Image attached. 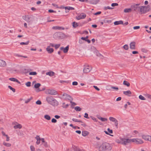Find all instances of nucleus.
I'll return each instance as SVG.
<instances>
[{"mask_svg": "<svg viewBox=\"0 0 151 151\" xmlns=\"http://www.w3.org/2000/svg\"><path fill=\"white\" fill-rule=\"evenodd\" d=\"M88 132L87 131H83L82 132V135L83 136L85 137L88 135Z\"/></svg>", "mask_w": 151, "mask_h": 151, "instance_id": "a878e982", "label": "nucleus"}, {"mask_svg": "<svg viewBox=\"0 0 151 151\" xmlns=\"http://www.w3.org/2000/svg\"><path fill=\"white\" fill-rule=\"evenodd\" d=\"M3 144L4 146L7 147H10L11 145V144L8 143H6L5 142H3Z\"/></svg>", "mask_w": 151, "mask_h": 151, "instance_id": "cd10ccee", "label": "nucleus"}, {"mask_svg": "<svg viewBox=\"0 0 151 151\" xmlns=\"http://www.w3.org/2000/svg\"><path fill=\"white\" fill-rule=\"evenodd\" d=\"M123 93L124 95L127 96H131V95L132 94V92L128 90L124 91Z\"/></svg>", "mask_w": 151, "mask_h": 151, "instance_id": "a211bd4d", "label": "nucleus"}, {"mask_svg": "<svg viewBox=\"0 0 151 151\" xmlns=\"http://www.w3.org/2000/svg\"><path fill=\"white\" fill-rule=\"evenodd\" d=\"M139 98L142 100H145V98L142 95H140L139 96Z\"/></svg>", "mask_w": 151, "mask_h": 151, "instance_id": "ea45409f", "label": "nucleus"}, {"mask_svg": "<svg viewBox=\"0 0 151 151\" xmlns=\"http://www.w3.org/2000/svg\"><path fill=\"white\" fill-rule=\"evenodd\" d=\"M40 141H41V139H40L37 140V142H36V144L37 145H39L40 143Z\"/></svg>", "mask_w": 151, "mask_h": 151, "instance_id": "338daca9", "label": "nucleus"}, {"mask_svg": "<svg viewBox=\"0 0 151 151\" xmlns=\"http://www.w3.org/2000/svg\"><path fill=\"white\" fill-rule=\"evenodd\" d=\"M88 38V36H86V37H82L81 38V40L86 41L87 40V39Z\"/></svg>", "mask_w": 151, "mask_h": 151, "instance_id": "5fc2aeb1", "label": "nucleus"}, {"mask_svg": "<svg viewBox=\"0 0 151 151\" xmlns=\"http://www.w3.org/2000/svg\"><path fill=\"white\" fill-rule=\"evenodd\" d=\"M75 151H85L83 149H80L79 148H76V149L75 150Z\"/></svg>", "mask_w": 151, "mask_h": 151, "instance_id": "09e8293b", "label": "nucleus"}, {"mask_svg": "<svg viewBox=\"0 0 151 151\" xmlns=\"http://www.w3.org/2000/svg\"><path fill=\"white\" fill-rule=\"evenodd\" d=\"M41 84L40 83H37L36 84L35 86L34 87L36 88H38L40 86Z\"/></svg>", "mask_w": 151, "mask_h": 151, "instance_id": "4c0bfd02", "label": "nucleus"}, {"mask_svg": "<svg viewBox=\"0 0 151 151\" xmlns=\"http://www.w3.org/2000/svg\"><path fill=\"white\" fill-rule=\"evenodd\" d=\"M125 13H129L132 11V9L131 8L126 9L124 11Z\"/></svg>", "mask_w": 151, "mask_h": 151, "instance_id": "bb28decb", "label": "nucleus"}, {"mask_svg": "<svg viewBox=\"0 0 151 151\" xmlns=\"http://www.w3.org/2000/svg\"><path fill=\"white\" fill-rule=\"evenodd\" d=\"M84 117L87 119H89V117L88 116V114L87 113H85L84 114Z\"/></svg>", "mask_w": 151, "mask_h": 151, "instance_id": "6e6d98bb", "label": "nucleus"}, {"mask_svg": "<svg viewBox=\"0 0 151 151\" xmlns=\"http://www.w3.org/2000/svg\"><path fill=\"white\" fill-rule=\"evenodd\" d=\"M140 11L141 12L145 13L147 11H148L150 10V6L149 5L147 6H142L139 7Z\"/></svg>", "mask_w": 151, "mask_h": 151, "instance_id": "7ed1b4c3", "label": "nucleus"}, {"mask_svg": "<svg viewBox=\"0 0 151 151\" xmlns=\"http://www.w3.org/2000/svg\"><path fill=\"white\" fill-rule=\"evenodd\" d=\"M116 143L118 144H122V141H121V140H119V139H116Z\"/></svg>", "mask_w": 151, "mask_h": 151, "instance_id": "de8ad7c7", "label": "nucleus"}, {"mask_svg": "<svg viewBox=\"0 0 151 151\" xmlns=\"http://www.w3.org/2000/svg\"><path fill=\"white\" fill-rule=\"evenodd\" d=\"M99 2V0H90L89 3L92 4H96Z\"/></svg>", "mask_w": 151, "mask_h": 151, "instance_id": "2eb2a0df", "label": "nucleus"}, {"mask_svg": "<svg viewBox=\"0 0 151 151\" xmlns=\"http://www.w3.org/2000/svg\"><path fill=\"white\" fill-rule=\"evenodd\" d=\"M133 142L137 145H140L144 143L143 141L141 139L134 138Z\"/></svg>", "mask_w": 151, "mask_h": 151, "instance_id": "39448f33", "label": "nucleus"}, {"mask_svg": "<svg viewBox=\"0 0 151 151\" xmlns=\"http://www.w3.org/2000/svg\"><path fill=\"white\" fill-rule=\"evenodd\" d=\"M14 55L16 57H23V58H27V57L26 56H22V55H19V54H16V53L14 54Z\"/></svg>", "mask_w": 151, "mask_h": 151, "instance_id": "c756f323", "label": "nucleus"}, {"mask_svg": "<svg viewBox=\"0 0 151 151\" xmlns=\"http://www.w3.org/2000/svg\"><path fill=\"white\" fill-rule=\"evenodd\" d=\"M135 42H131L129 44V47L131 50H134L135 49Z\"/></svg>", "mask_w": 151, "mask_h": 151, "instance_id": "f8f14e48", "label": "nucleus"}, {"mask_svg": "<svg viewBox=\"0 0 151 151\" xmlns=\"http://www.w3.org/2000/svg\"><path fill=\"white\" fill-rule=\"evenodd\" d=\"M9 80L11 81H13L14 82H16L19 83H20V82L17 79L13 78H9Z\"/></svg>", "mask_w": 151, "mask_h": 151, "instance_id": "5701e85b", "label": "nucleus"}, {"mask_svg": "<svg viewBox=\"0 0 151 151\" xmlns=\"http://www.w3.org/2000/svg\"><path fill=\"white\" fill-rule=\"evenodd\" d=\"M114 24L115 25H117L120 24H123V22L122 20L116 21L114 22Z\"/></svg>", "mask_w": 151, "mask_h": 151, "instance_id": "aec40b11", "label": "nucleus"}, {"mask_svg": "<svg viewBox=\"0 0 151 151\" xmlns=\"http://www.w3.org/2000/svg\"><path fill=\"white\" fill-rule=\"evenodd\" d=\"M37 74L36 72H30L29 73V75H35Z\"/></svg>", "mask_w": 151, "mask_h": 151, "instance_id": "c03bdc74", "label": "nucleus"}, {"mask_svg": "<svg viewBox=\"0 0 151 151\" xmlns=\"http://www.w3.org/2000/svg\"><path fill=\"white\" fill-rule=\"evenodd\" d=\"M55 73L52 71H50L46 73V75H49L50 76H54Z\"/></svg>", "mask_w": 151, "mask_h": 151, "instance_id": "b1692460", "label": "nucleus"}, {"mask_svg": "<svg viewBox=\"0 0 151 151\" xmlns=\"http://www.w3.org/2000/svg\"><path fill=\"white\" fill-rule=\"evenodd\" d=\"M6 64L5 61L4 60H0V66L3 67H5Z\"/></svg>", "mask_w": 151, "mask_h": 151, "instance_id": "dca6fc26", "label": "nucleus"}, {"mask_svg": "<svg viewBox=\"0 0 151 151\" xmlns=\"http://www.w3.org/2000/svg\"><path fill=\"white\" fill-rule=\"evenodd\" d=\"M8 88H9L10 90H12L13 92H15V89L12 87L11 86H9Z\"/></svg>", "mask_w": 151, "mask_h": 151, "instance_id": "58836bf2", "label": "nucleus"}, {"mask_svg": "<svg viewBox=\"0 0 151 151\" xmlns=\"http://www.w3.org/2000/svg\"><path fill=\"white\" fill-rule=\"evenodd\" d=\"M46 50L49 53H51L54 51V50L52 48H51L50 46H48L46 48Z\"/></svg>", "mask_w": 151, "mask_h": 151, "instance_id": "f3484780", "label": "nucleus"}, {"mask_svg": "<svg viewBox=\"0 0 151 151\" xmlns=\"http://www.w3.org/2000/svg\"><path fill=\"white\" fill-rule=\"evenodd\" d=\"M65 10L68 9V11H66L65 12L66 13H68L69 12V10H73L74 9V8L72 7L69 6H65Z\"/></svg>", "mask_w": 151, "mask_h": 151, "instance_id": "6ab92c4d", "label": "nucleus"}, {"mask_svg": "<svg viewBox=\"0 0 151 151\" xmlns=\"http://www.w3.org/2000/svg\"><path fill=\"white\" fill-rule=\"evenodd\" d=\"M131 7L132 9H133L134 11H136L137 9L138 8H139L140 7H137L134 4H133L131 6Z\"/></svg>", "mask_w": 151, "mask_h": 151, "instance_id": "4be33fe9", "label": "nucleus"}, {"mask_svg": "<svg viewBox=\"0 0 151 151\" xmlns=\"http://www.w3.org/2000/svg\"><path fill=\"white\" fill-rule=\"evenodd\" d=\"M75 109L76 111H80L81 110V108L79 106H76L75 107Z\"/></svg>", "mask_w": 151, "mask_h": 151, "instance_id": "c9c22d12", "label": "nucleus"}, {"mask_svg": "<svg viewBox=\"0 0 151 151\" xmlns=\"http://www.w3.org/2000/svg\"><path fill=\"white\" fill-rule=\"evenodd\" d=\"M123 84L124 85L128 87L130 85L129 83L128 82L126 81H123Z\"/></svg>", "mask_w": 151, "mask_h": 151, "instance_id": "c85d7f7f", "label": "nucleus"}, {"mask_svg": "<svg viewBox=\"0 0 151 151\" xmlns=\"http://www.w3.org/2000/svg\"><path fill=\"white\" fill-rule=\"evenodd\" d=\"M57 120L54 118H52L51 120V122L52 123H55L57 122Z\"/></svg>", "mask_w": 151, "mask_h": 151, "instance_id": "052dcab7", "label": "nucleus"}, {"mask_svg": "<svg viewBox=\"0 0 151 151\" xmlns=\"http://www.w3.org/2000/svg\"><path fill=\"white\" fill-rule=\"evenodd\" d=\"M29 41H28L26 42H21L20 43V44L21 45H27L29 44Z\"/></svg>", "mask_w": 151, "mask_h": 151, "instance_id": "e433bc0d", "label": "nucleus"}, {"mask_svg": "<svg viewBox=\"0 0 151 151\" xmlns=\"http://www.w3.org/2000/svg\"><path fill=\"white\" fill-rule=\"evenodd\" d=\"M44 118L47 120H49L50 119L51 117L48 115H45L44 116Z\"/></svg>", "mask_w": 151, "mask_h": 151, "instance_id": "72a5a7b5", "label": "nucleus"}, {"mask_svg": "<svg viewBox=\"0 0 151 151\" xmlns=\"http://www.w3.org/2000/svg\"><path fill=\"white\" fill-rule=\"evenodd\" d=\"M141 51L143 52L147 53V50L146 48H143L141 49Z\"/></svg>", "mask_w": 151, "mask_h": 151, "instance_id": "79ce46f5", "label": "nucleus"}, {"mask_svg": "<svg viewBox=\"0 0 151 151\" xmlns=\"http://www.w3.org/2000/svg\"><path fill=\"white\" fill-rule=\"evenodd\" d=\"M102 148L104 150H111V147L110 145L108 143L105 142L103 143L102 145Z\"/></svg>", "mask_w": 151, "mask_h": 151, "instance_id": "20e7f679", "label": "nucleus"}, {"mask_svg": "<svg viewBox=\"0 0 151 151\" xmlns=\"http://www.w3.org/2000/svg\"><path fill=\"white\" fill-rule=\"evenodd\" d=\"M98 119L102 122H105L107 121V119L106 118L101 117H98Z\"/></svg>", "mask_w": 151, "mask_h": 151, "instance_id": "7c9ffc66", "label": "nucleus"}, {"mask_svg": "<svg viewBox=\"0 0 151 151\" xmlns=\"http://www.w3.org/2000/svg\"><path fill=\"white\" fill-rule=\"evenodd\" d=\"M70 103L72 106H74L76 105V104L75 103L72 102V101H70Z\"/></svg>", "mask_w": 151, "mask_h": 151, "instance_id": "680f3d73", "label": "nucleus"}, {"mask_svg": "<svg viewBox=\"0 0 151 151\" xmlns=\"http://www.w3.org/2000/svg\"><path fill=\"white\" fill-rule=\"evenodd\" d=\"M22 127V125L19 124H17V125H14V128L15 129H17L18 128L21 129Z\"/></svg>", "mask_w": 151, "mask_h": 151, "instance_id": "412c9836", "label": "nucleus"}, {"mask_svg": "<svg viewBox=\"0 0 151 151\" xmlns=\"http://www.w3.org/2000/svg\"><path fill=\"white\" fill-rule=\"evenodd\" d=\"M22 18L27 22H29L31 18V16L28 15H25L22 16Z\"/></svg>", "mask_w": 151, "mask_h": 151, "instance_id": "9b49d317", "label": "nucleus"}, {"mask_svg": "<svg viewBox=\"0 0 151 151\" xmlns=\"http://www.w3.org/2000/svg\"><path fill=\"white\" fill-rule=\"evenodd\" d=\"M72 120L73 121L75 122H81V123L83 122L81 120H78L77 119H75V118H73L72 119Z\"/></svg>", "mask_w": 151, "mask_h": 151, "instance_id": "2f4dec72", "label": "nucleus"}, {"mask_svg": "<svg viewBox=\"0 0 151 151\" xmlns=\"http://www.w3.org/2000/svg\"><path fill=\"white\" fill-rule=\"evenodd\" d=\"M109 120L111 122H113L114 123V124L116 127L117 128L118 127V121L117 120L112 117H109Z\"/></svg>", "mask_w": 151, "mask_h": 151, "instance_id": "423d86ee", "label": "nucleus"}, {"mask_svg": "<svg viewBox=\"0 0 151 151\" xmlns=\"http://www.w3.org/2000/svg\"><path fill=\"white\" fill-rule=\"evenodd\" d=\"M31 82H28L26 83V85L27 87H29L31 86Z\"/></svg>", "mask_w": 151, "mask_h": 151, "instance_id": "8fccbe9b", "label": "nucleus"}, {"mask_svg": "<svg viewBox=\"0 0 151 151\" xmlns=\"http://www.w3.org/2000/svg\"><path fill=\"white\" fill-rule=\"evenodd\" d=\"M78 84V82L76 81H74L72 83V85L73 86L77 85Z\"/></svg>", "mask_w": 151, "mask_h": 151, "instance_id": "0e129e2a", "label": "nucleus"}, {"mask_svg": "<svg viewBox=\"0 0 151 151\" xmlns=\"http://www.w3.org/2000/svg\"><path fill=\"white\" fill-rule=\"evenodd\" d=\"M113 9V8L109 6H107L105 7L104 8V9L105 10H106L107 9Z\"/></svg>", "mask_w": 151, "mask_h": 151, "instance_id": "a18cd8bd", "label": "nucleus"}, {"mask_svg": "<svg viewBox=\"0 0 151 151\" xmlns=\"http://www.w3.org/2000/svg\"><path fill=\"white\" fill-rule=\"evenodd\" d=\"M127 142L128 143H131V142H133V139H127Z\"/></svg>", "mask_w": 151, "mask_h": 151, "instance_id": "a19ab883", "label": "nucleus"}, {"mask_svg": "<svg viewBox=\"0 0 151 151\" xmlns=\"http://www.w3.org/2000/svg\"><path fill=\"white\" fill-rule=\"evenodd\" d=\"M81 18L82 19H84L86 18V14L83 13H81L80 14Z\"/></svg>", "mask_w": 151, "mask_h": 151, "instance_id": "393cba45", "label": "nucleus"}, {"mask_svg": "<svg viewBox=\"0 0 151 151\" xmlns=\"http://www.w3.org/2000/svg\"><path fill=\"white\" fill-rule=\"evenodd\" d=\"M45 88H42V89H38L37 90H36V91L37 92H39L40 91H44L45 90Z\"/></svg>", "mask_w": 151, "mask_h": 151, "instance_id": "bf43d9fd", "label": "nucleus"}, {"mask_svg": "<svg viewBox=\"0 0 151 151\" xmlns=\"http://www.w3.org/2000/svg\"><path fill=\"white\" fill-rule=\"evenodd\" d=\"M118 5V4L116 3H113L111 4V6H115Z\"/></svg>", "mask_w": 151, "mask_h": 151, "instance_id": "864d4df0", "label": "nucleus"}, {"mask_svg": "<svg viewBox=\"0 0 151 151\" xmlns=\"http://www.w3.org/2000/svg\"><path fill=\"white\" fill-rule=\"evenodd\" d=\"M64 37V34L61 32H58L55 33L53 35V38L56 39H62Z\"/></svg>", "mask_w": 151, "mask_h": 151, "instance_id": "f03ea898", "label": "nucleus"}, {"mask_svg": "<svg viewBox=\"0 0 151 151\" xmlns=\"http://www.w3.org/2000/svg\"><path fill=\"white\" fill-rule=\"evenodd\" d=\"M48 93L51 95H55L58 94V92L54 89H49L47 91Z\"/></svg>", "mask_w": 151, "mask_h": 151, "instance_id": "9d476101", "label": "nucleus"}, {"mask_svg": "<svg viewBox=\"0 0 151 151\" xmlns=\"http://www.w3.org/2000/svg\"><path fill=\"white\" fill-rule=\"evenodd\" d=\"M46 100L50 104L54 106H57L58 105V102L52 96L47 97Z\"/></svg>", "mask_w": 151, "mask_h": 151, "instance_id": "f257e3e1", "label": "nucleus"}, {"mask_svg": "<svg viewBox=\"0 0 151 151\" xmlns=\"http://www.w3.org/2000/svg\"><path fill=\"white\" fill-rule=\"evenodd\" d=\"M123 48L126 50H127L129 49V46L127 45H125L123 46Z\"/></svg>", "mask_w": 151, "mask_h": 151, "instance_id": "37998d69", "label": "nucleus"}, {"mask_svg": "<svg viewBox=\"0 0 151 151\" xmlns=\"http://www.w3.org/2000/svg\"><path fill=\"white\" fill-rule=\"evenodd\" d=\"M96 55L99 57H101V56H102L101 55V54H100L98 52V51L96 52Z\"/></svg>", "mask_w": 151, "mask_h": 151, "instance_id": "774afa93", "label": "nucleus"}, {"mask_svg": "<svg viewBox=\"0 0 151 151\" xmlns=\"http://www.w3.org/2000/svg\"><path fill=\"white\" fill-rule=\"evenodd\" d=\"M107 130L109 133L111 134L113 133V131L112 129H110L109 128H108Z\"/></svg>", "mask_w": 151, "mask_h": 151, "instance_id": "e2e57ef3", "label": "nucleus"}, {"mask_svg": "<svg viewBox=\"0 0 151 151\" xmlns=\"http://www.w3.org/2000/svg\"><path fill=\"white\" fill-rule=\"evenodd\" d=\"M52 29H55L60 30V26H53L52 27Z\"/></svg>", "mask_w": 151, "mask_h": 151, "instance_id": "473e14b6", "label": "nucleus"}, {"mask_svg": "<svg viewBox=\"0 0 151 151\" xmlns=\"http://www.w3.org/2000/svg\"><path fill=\"white\" fill-rule=\"evenodd\" d=\"M62 96L65 97V99L66 100H68L70 101H72L73 100V99L72 97L67 93H63Z\"/></svg>", "mask_w": 151, "mask_h": 151, "instance_id": "0eeeda50", "label": "nucleus"}, {"mask_svg": "<svg viewBox=\"0 0 151 151\" xmlns=\"http://www.w3.org/2000/svg\"><path fill=\"white\" fill-rule=\"evenodd\" d=\"M91 69V67L88 65L86 66L83 69V72L84 73H87L89 72Z\"/></svg>", "mask_w": 151, "mask_h": 151, "instance_id": "6e6552de", "label": "nucleus"}, {"mask_svg": "<svg viewBox=\"0 0 151 151\" xmlns=\"http://www.w3.org/2000/svg\"><path fill=\"white\" fill-rule=\"evenodd\" d=\"M111 86V88L112 89H113L116 90H118L119 89V88L117 87L113 86Z\"/></svg>", "mask_w": 151, "mask_h": 151, "instance_id": "13d9d810", "label": "nucleus"}, {"mask_svg": "<svg viewBox=\"0 0 151 151\" xmlns=\"http://www.w3.org/2000/svg\"><path fill=\"white\" fill-rule=\"evenodd\" d=\"M30 148L31 151H34L35 150V148L33 146H30Z\"/></svg>", "mask_w": 151, "mask_h": 151, "instance_id": "3c124183", "label": "nucleus"}, {"mask_svg": "<svg viewBox=\"0 0 151 151\" xmlns=\"http://www.w3.org/2000/svg\"><path fill=\"white\" fill-rule=\"evenodd\" d=\"M32 99V97H31L30 98L28 99L27 100L25 101V103L26 104H27L29 102L31 101V100Z\"/></svg>", "mask_w": 151, "mask_h": 151, "instance_id": "49530a36", "label": "nucleus"}, {"mask_svg": "<svg viewBox=\"0 0 151 151\" xmlns=\"http://www.w3.org/2000/svg\"><path fill=\"white\" fill-rule=\"evenodd\" d=\"M78 26V24L77 23L74 22L73 23V26L74 28H76Z\"/></svg>", "mask_w": 151, "mask_h": 151, "instance_id": "f704fd0d", "label": "nucleus"}, {"mask_svg": "<svg viewBox=\"0 0 151 151\" xmlns=\"http://www.w3.org/2000/svg\"><path fill=\"white\" fill-rule=\"evenodd\" d=\"M142 137V138L144 140L149 141L151 142V136L149 135H143Z\"/></svg>", "mask_w": 151, "mask_h": 151, "instance_id": "1a4fd4ad", "label": "nucleus"}, {"mask_svg": "<svg viewBox=\"0 0 151 151\" xmlns=\"http://www.w3.org/2000/svg\"><path fill=\"white\" fill-rule=\"evenodd\" d=\"M140 28V26H135L133 27V29H139Z\"/></svg>", "mask_w": 151, "mask_h": 151, "instance_id": "69168bd1", "label": "nucleus"}, {"mask_svg": "<svg viewBox=\"0 0 151 151\" xmlns=\"http://www.w3.org/2000/svg\"><path fill=\"white\" fill-rule=\"evenodd\" d=\"M36 104H38V105H40L42 103H41V101L39 100L37 101L36 102Z\"/></svg>", "mask_w": 151, "mask_h": 151, "instance_id": "4d7b16f0", "label": "nucleus"}, {"mask_svg": "<svg viewBox=\"0 0 151 151\" xmlns=\"http://www.w3.org/2000/svg\"><path fill=\"white\" fill-rule=\"evenodd\" d=\"M69 45L65 47L64 48L63 47H61L60 49L61 50H63L64 52L65 53L68 52L69 50Z\"/></svg>", "mask_w": 151, "mask_h": 151, "instance_id": "ddd939ff", "label": "nucleus"}, {"mask_svg": "<svg viewBox=\"0 0 151 151\" xmlns=\"http://www.w3.org/2000/svg\"><path fill=\"white\" fill-rule=\"evenodd\" d=\"M60 46V44H56L55 45V49H57Z\"/></svg>", "mask_w": 151, "mask_h": 151, "instance_id": "603ef678", "label": "nucleus"}, {"mask_svg": "<svg viewBox=\"0 0 151 151\" xmlns=\"http://www.w3.org/2000/svg\"><path fill=\"white\" fill-rule=\"evenodd\" d=\"M120 139L122 141V144L124 145H126L128 143L127 139L123 138L121 137L120 138Z\"/></svg>", "mask_w": 151, "mask_h": 151, "instance_id": "4468645a", "label": "nucleus"}]
</instances>
